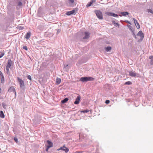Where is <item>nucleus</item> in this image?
<instances>
[{"label":"nucleus","mask_w":153,"mask_h":153,"mask_svg":"<svg viewBox=\"0 0 153 153\" xmlns=\"http://www.w3.org/2000/svg\"><path fill=\"white\" fill-rule=\"evenodd\" d=\"M25 0H10V4L13 6H16V9H19L23 5Z\"/></svg>","instance_id":"obj_1"},{"label":"nucleus","mask_w":153,"mask_h":153,"mask_svg":"<svg viewBox=\"0 0 153 153\" xmlns=\"http://www.w3.org/2000/svg\"><path fill=\"white\" fill-rule=\"evenodd\" d=\"M94 80V78L92 77H82L79 80L82 82H86L88 81H92Z\"/></svg>","instance_id":"obj_2"},{"label":"nucleus","mask_w":153,"mask_h":153,"mask_svg":"<svg viewBox=\"0 0 153 153\" xmlns=\"http://www.w3.org/2000/svg\"><path fill=\"white\" fill-rule=\"evenodd\" d=\"M94 13L99 19H103L102 13L100 10H96L94 11Z\"/></svg>","instance_id":"obj_3"},{"label":"nucleus","mask_w":153,"mask_h":153,"mask_svg":"<svg viewBox=\"0 0 153 153\" xmlns=\"http://www.w3.org/2000/svg\"><path fill=\"white\" fill-rule=\"evenodd\" d=\"M17 79L18 82H19L20 88H23L25 86L24 81L19 77H18L17 78Z\"/></svg>","instance_id":"obj_4"},{"label":"nucleus","mask_w":153,"mask_h":153,"mask_svg":"<svg viewBox=\"0 0 153 153\" xmlns=\"http://www.w3.org/2000/svg\"><path fill=\"white\" fill-rule=\"evenodd\" d=\"M105 14L109 16L117 17H118V15L114 13L110 12H106Z\"/></svg>","instance_id":"obj_5"},{"label":"nucleus","mask_w":153,"mask_h":153,"mask_svg":"<svg viewBox=\"0 0 153 153\" xmlns=\"http://www.w3.org/2000/svg\"><path fill=\"white\" fill-rule=\"evenodd\" d=\"M62 150L65 152V153H67L69 151V149L68 148L65 147V146H63L62 147H61L57 150Z\"/></svg>","instance_id":"obj_6"},{"label":"nucleus","mask_w":153,"mask_h":153,"mask_svg":"<svg viewBox=\"0 0 153 153\" xmlns=\"http://www.w3.org/2000/svg\"><path fill=\"white\" fill-rule=\"evenodd\" d=\"M137 36H140V40L141 41L143 40L144 36V34L143 33L142 31L141 30L139 31V32L137 34Z\"/></svg>","instance_id":"obj_7"},{"label":"nucleus","mask_w":153,"mask_h":153,"mask_svg":"<svg viewBox=\"0 0 153 153\" xmlns=\"http://www.w3.org/2000/svg\"><path fill=\"white\" fill-rule=\"evenodd\" d=\"M84 34L85 36L82 37V40L88 39L89 37L90 33H89L85 32Z\"/></svg>","instance_id":"obj_8"},{"label":"nucleus","mask_w":153,"mask_h":153,"mask_svg":"<svg viewBox=\"0 0 153 153\" xmlns=\"http://www.w3.org/2000/svg\"><path fill=\"white\" fill-rule=\"evenodd\" d=\"M75 11V10L74 9L71 11L67 12L66 13V14L68 16L72 15L74 13Z\"/></svg>","instance_id":"obj_9"},{"label":"nucleus","mask_w":153,"mask_h":153,"mask_svg":"<svg viewBox=\"0 0 153 153\" xmlns=\"http://www.w3.org/2000/svg\"><path fill=\"white\" fill-rule=\"evenodd\" d=\"M80 99V97L79 95H78L75 101H74V103L75 104L77 105L79 104V101Z\"/></svg>","instance_id":"obj_10"},{"label":"nucleus","mask_w":153,"mask_h":153,"mask_svg":"<svg viewBox=\"0 0 153 153\" xmlns=\"http://www.w3.org/2000/svg\"><path fill=\"white\" fill-rule=\"evenodd\" d=\"M134 23L137 29H139L140 27V26L137 21L134 18H133Z\"/></svg>","instance_id":"obj_11"},{"label":"nucleus","mask_w":153,"mask_h":153,"mask_svg":"<svg viewBox=\"0 0 153 153\" xmlns=\"http://www.w3.org/2000/svg\"><path fill=\"white\" fill-rule=\"evenodd\" d=\"M12 63V61L10 59H9L8 60L7 62V64L6 65V67L10 68Z\"/></svg>","instance_id":"obj_12"},{"label":"nucleus","mask_w":153,"mask_h":153,"mask_svg":"<svg viewBox=\"0 0 153 153\" xmlns=\"http://www.w3.org/2000/svg\"><path fill=\"white\" fill-rule=\"evenodd\" d=\"M47 143L48 144V145L47 146L49 147V148H50L53 147V143L51 141L49 140H47Z\"/></svg>","instance_id":"obj_13"},{"label":"nucleus","mask_w":153,"mask_h":153,"mask_svg":"<svg viewBox=\"0 0 153 153\" xmlns=\"http://www.w3.org/2000/svg\"><path fill=\"white\" fill-rule=\"evenodd\" d=\"M120 13L122 14V15H120L119 16L121 17L122 16H125L129 14V13L127 12H121Z\"/></svg>","instance_id":"obj_14"},{"label":"nucleus","mask_w":153,"mask_h":153,"mask_svg":"<svg viewBox=\"0 0 153 153\" xmlns=\"http://www.w3.org/2000/svg\"><path fill=\"white\" fill-rule=\"evenodd\" d=\"M31 33L30 32H29L27 33L25 36V38L27 39H28L30 37Z\"/></svg>","instance_id":"obj_15"},{"label":"nucleus","mask_w":153,"mask_h":153,"mask_svg":"<svg viewBox=\"0 0 153 153\" xmlns=\"http://www.w3.org/2000/svg\"><path fill=\"white\" fill-rule=\"evenodd\" d=\"M129 75L131 77H135L136 76V74L134 72L130 71L129 72Z\"/></svg>","instance_id":"obj_16"},{"label":"nucleus","mask_w":153,"mask_h":153,"mask_svg":"<svg viewBox=\"0 0 153 153\" xmlns=\"http://www.w3.org/2000/svg\"><path fill=\"white\" fill-rule=\"evenodd\" d=\"M15 88L13 86H11L9 89L8 91L10 92L13 91L14 92V91H15Z\"/></svg>","instance_id":"obj_17"},{"label":"nucleus","mask_w":153,"mask_h":153,"mask_svg":"<svg viewBox=\"0 0 153 153\" xmlns=\"http://www.w3.org/2000/svg\"><path fill=\"white\" fill-rule=\"evenodd\" d=\"M61 81V79L60 78H57L56 79V85H59V84Z\"/></svg>","instance_id":"obj_18"},{"label":"nucleus","mask_w":153,"mask_h":153,"mask_svg":"<svg viewBox=\"0 0 153 153\" xmlns=\"http://www.w3.org/2000/svg\"><path fill=\"white\" fill-rule=\"evenodd\" d=\"M68 100V99L67 98H65L61 101V103L62 104L66 103Z\"/></svg>","instance_id":"obj_19"},{"label":"nucleus","mask_w":153,"mask_h":153,"mask_svg":"<svg viewBox=\"0 0 153 153\" xmlns=\"http://www.w3.org/2000/svg\"><path fill=\"white\" fill-rule=\"evenodd\" d=\"M5 116L4 113L2 111H0V117L1 118L4 117Z\"/></svg>","instance_id":"obj_20"},{"label":"nucleus","mask_w":153,"mask_h":153,"mask_svg":"<svg viewBox=\"0 0 153 153\" xmlns=\"http://www.w3.org/2000/svg\"><path fill=\"white\" fill-rule=\"evenodd\" d=\"M4 79L3 75H2L1 76V82L2 83H3L4 82Z\"/></svg>","instance_id":"obj_21"},{"label":"nucleus","mask_w":153,"mask_h":153,"mask_svg":"<svg viewBox=\"0 0 153 153\" xmlns=\"http://www.w3.org/2000/svg\"><path fill=\"white\" fill-rule=\"evenodd\" d=\"M149 59H151L150 64L151 65H153V56H150L149 58Z\"/></svg>","instance_id":"obj_22"},{"label":"nucleus","mask_w":153,"mask_h":153,"mask_svg":"<svg viewBox=\"0 0 153 153\" xmlns=\"http://www.w3.org/2000/svg\"><path fill=\"white\" fill-rule=\"evenodd\" d=\"M93 2V0H91V1L86 5L87 7L90 6Z\"/></svg>","instance_id":"obj_23"},{"label":"nucleus","mask_w":153,"mask_h":153,"mask_svg":"<svg viewBox=\"0 0 153 153\" xmlns=\"http://www.w3.org/2000/svg\"><path fill=\"white\" fill-rule=\"evenodd\" d=\"M112 23L114 24V26L116 27H119L120 25L118 23L115 22V21H112Z\"/></svg>","instance_id":"obj_24"},{"label":"nucleus","mask_w":153,"mask_h":153,"mask_svg":"<svg viewBox=\"0 0 153 153\" xmlns=\"http://www.w3.org/2000/svg\"><path fill=\"white\" fill-rule=\"evenodd\" d=\"M111 49V47L110 46H108L105 48V50L106 51L108 52L110 51Z\"/></svg>","instance_id":"obj_25"},{"label":"nucleus","mask_w":153,"mask_h":153,"mask_svg":"<svg viewBox=\"0 0 153 153\" xmlns=\"http://www.w3.org/2000/svg\"><path fill=\"white\" fill-rule=\"evenodd\" d=\"M131 33L132 35L133 36V37L135 38V39H137V38L135 35L134 30L132 31Z\"/></svg>","instance_id":"obj_26"},{"label":"nucleus","mask_w":153,"mask_h":153,"mask_svg":"<svg viewBox=\"0 0 153 153\" xmlns=\"http://www.w3.org/2000/svg\"><path fill=\"white\" fill-rule=\"evenodd\" d=\"M132 84V82H131V81H127V82H126L124 84L126 85H131Z\"/></svg>","instance_id":"obj_27"},{"label":"nucleus","mask_w":153,"mask_h":153,"mask_svg":"<svg viewBox=\"0 0 153 153\" xmlns=\"http://www.w3.org/2000/svg\"><path fill=\"white\" fill-rule=\"evenodd\" d=\"M10 68L6 67V73L7 74H10L9 68Z\"/></svg>","instance_id":"obj_28"},{"label":"nucleus","mask_w":153,"mask_h":153,"mask_svg":"<svg viewBox=\"0 0 153 153\" xmlns=\"http://www.w3.org/2000/svg\"><path fill=\"white\" fill-rule=\"evenodd\" d=\"M89 111V110H88V109H86V110L82 111H80V112L81 113H88V112Z\"/></svg>","instance_id":"obj_29"},{"label":"nucleus","mask_w":153,"mask_h":153,"mask_svg":"<svg viewBox=\"0 0 153 153\" xmlns=\"http://www.w3.org/2000/svg\"><path fill=\"white\" fill-rule=\"evenodd\" d=\"M147 10L148 13H150L153 14V11L151 9H147Z\"/></svg>","instance_id":"obj_30"},{"label":"nucleus","mask_w":153,"mask_h":153,"mask_svg":"<svg viewBox=\"0 0 153 153\" xmlns=\"http://www.w3.org/2000/svg\"><path fill=\"white\" fill-rule=\"evenodd\" d=\"M2 105L3 108L5 109L6 108L7 105L4 102H2Z\"/></svg>","instance_id":"obj_31"},{"label":"nucleus","mask_w":153,"mask_h":153,"mask_svg":"<svg viewBox=\"0 0 153 153\" xmlns=\"http://www.w3.org/2000/svg\"><path fill=\"white\" fill-rule=\"evenodd\" d=\"M27 79H29L30 80H31V79H32L31 76L30 75H27Z\"/></svg>","instance_id":"obj_32"},{"label":"nucleus","mask_w":153,"mask_h":153,"mask_svg":"<svg viewBox=\"0 0 153 153\" xmlns=\"http://www.w3.org/2000/svg\"><path fill=\"white\" fill-rule=\"evenodd\" d=\"M4 55V52H1V54L0 55V58L3 57Z\"/></svg>","instance_id":"obj_33"},{"label":"nucleus","mask_w":153,"mask_h":153,"mask_svg":"<svg viewBox=\"0 0 153 153\" xmlns=\"http://www.w3.org/2000/svg\"><path fill=\"white\" fill-rule=\"evenodd\" d=\"M14 140L16 142V143H17L18 142V139L17 137H15L14 138Z\"/></svg>","instance_id":"obj_34"},{"label":"nucleus","mask_w":153,"mask_h":153,"mask_svg":"<svg viewBox=\"0 0 153 153\" xmlns=\"http://www.w3.org/2000/svg\"><path fill=\"white\" fill-rule=\"evenodd\" d=\"M22 48L23 49L25 50L26 51H27L28 50L26 46H23Z\"/></svg>","instance_id":"obj_35"},{"label":"nucleus","mask_w":153,"mask_h":153,"mask_svg":"<svg viewBox=\"0 0 153 153\" xmlns=\"http://www.w3.org/2000/svg\"><path fill=\"white\" fill-rule=\"evenodd\" d=\"M74 2V0H69L68 2L71 4H73Z\"/></svg>","instance_id":"obj_36"},{"label":"nucleus","mask_w":153,"mask_h":153,"mask_svg":"<svg viewBox=\"0 0 153 153\" xmlns=\"http://www.w3.org/2000/svg\"><path fill=\"white\" fill-rule=\"evenodd\" d=\"M125 22H126V23H128V24H130L131 25V22L130 21H128V20H126L125 21Z\"/></svg>","instance_id":"obj_37"},{"label":"nucleus","mask_w":153,"mask_h":153,"mask_svg":"<svg viewBox=\"0 0 153 153\" xmlns=\"http://www.w3.org/2000/svg\"><path fill=\"white\" fill-rule=\"evenodd\" d=\"M18 27V28L20 30H23L24 28L22 26H19Z\"/></svg>","instance_id":"obj_38"},{"label":"nucleus","mask_w":153,"mask_h":153,"mask_svg":"<svg viewBox=\"0 0 153 153\" xmlns=\"http://www.w3.org/2000/svg\"><path fill=\"white\" fill-rule=\"evenodd\" d=\"M110 100H106L105 101V103L106 104H108L110 102Z\"/></svg>","instance_id":"obj_39"},{"label":"nucleus","mask_w":153,"mask_h":153,"mask_svg":"<svg viewBox=\"0 0 153 153\" xmlns=\"http://www.w3.org/2000/svg\"><path fill=\"white\" fill-rule=\"evenodd\" d=\"M50 148H49V147H48V146H46V152H48V150H49V149Z\"/></svg>","instance_id":"obj_40"},{"label":"nucleus","mask_w":153,"mask_h":153,"mask_svg":"<svg viewBox=\"0 0 153 153\" xmlns=\"http://www.w3.org/2000/svg\"><path fill=\"white\" fill-rule=\"evenodd\" d=\"M129 30H131V32H132V31H134V30L132 28V27H131V28H130L129 29Z\"/></svg>","instance_id":"obj_41"},{"label":"nucleus","mask_w":153,"mask_h":153,"mask_svg":"<svg viewBox=\"0 0 153 153\" xmlns=\"http://www.w3.org/2000/svg\"><path fill=\"white\" fill-rule=\"evenodd\" d=\"M127 26L128 27L129 29L131 28V27L130 25H127Z\"/></svg>","instance_id":"obj_42"},{"label":"nucleus","mask_w":153,"mask_h":153,"mask_svg":"<svg viewBox=\"0 0 153 153\" xmlns=\"http://www.w3.org/2000/svg\"><path fill=\"white\" fill-rule=\"evenodd\" d=\"M0 75L1 76L2 75H3L2 72L0 71Z\"/></svg>","instance_id":"obj_43"},{"label":"nucleus","mask_w":153,"mask_h":153,"mask_svg":"<svg viewBox=\"0 0 153 153\" xmlns=\"http://www.w3.org/2000/svg\"><path fill=\"white\" fill-rule=\"evenodd\" d=\"M13 92L14 93L15 96H16V90L15 91H14Z\"/></svg>","instance_id":"obj_44"},{"label":"nucleus","mask_w":153,"mask_h":153,"mask_svg":"<svg viewBox=\"0 0 153 153\" xmlns=\"http://www.w3.org/2000/svg\"><path fill=\"white\" fill-rule=\"evenodd\" d=\"M60 32V31L59 30H57V32L58 33H59Z\"/></svg>","instance_id":"obj_45"},{"label":"nucleus","mask_w":153,"mask_h":153,"mask_svg":"<svg viewBox=\"0 0 153 153\" xmlns=\"http://www.w3.org/2000/svg\"><path fill=\"white\" fill-rule=\"evenodd\" d=\"M1 88H0V93H1Z\"/></svg>","instance_id":"obj_46"},{"label":"nucleus","mask_w":153,"mask_h":153,"mask_svg":"<svg viewBox=\"0 0 153 153\" xmlns=\"http://www.w3.org/2000/svg\"><path fill=\"white\" fill-rule=\"evenodd\" d=\"M68 66V65H66V67H67V66Z\"/></svg>","instance_id":"obj_47"},{"label":"nucleus","mask_w":153,"mask_h":153,"mask_svg":"<svg viewBox=\"0 0 153 153\" xmlns=\"http://www.w3.org/2000/svg\"><path fill=\"white\" fill-rule=\"evenodd\" d=\"M1 106V104H0V106Z\"/></svg>","instance_id":"obj_48"},{"label":"nucleus","mask_w":153,"mask_h":153,"mask_svg":"<svg viewBox=\"0 0 153 153\" xmlns=\"http://www.w3.org/2000/svg\"><path fill=\"white\" fill-rule=\"evenodd\" d=\"M1 65V64H0V65Z\"/></svg>","instance_id":"obj_49"}]
</instances>
